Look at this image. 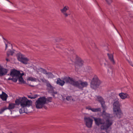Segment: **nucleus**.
Instances as JSON below:
<instances>
[{"instance_id": "cd10ccee", "label": "nucleus", "mask_w": 133, "mask_h": 133, "mask_svg": "<svg viewBox=\"0 0 133 133\" xmlns=\"http://www.w3.org/2000/svg\"><path fill=\"white\" fill-rule=\"evenodd\" d=\"M28 79L29 80L31 81H36V79L35 78H34L32 77H29Z\"/></svg>"}, {"instance_id": "f3484780", "label": "nucleus", "mask_w": 133, "mask_h": 133, "mask_svg": "<svg viewBox=\"0 0 133 133\" xmlns=\"http://www.w3.org/2000/svg\"><path fill=\"white\" fill-rule=\"evenodd\" d=\"M119 95L121 98L122 99H125L126 98H130L129 96L126 93L122 92L119 94Z\"/></svg>"}, {"instance_id": "e433bc0d", "label": "nucleus", "mask_w": 133, "mask_h": 133, "mask_svg": "<svg viewBox=\"0 0 133 133\" xmlns=\"http://www.w3.org/2000/svg\"><path fill=\"white\" fill-rule=\"evenodd\" d=\"M5 50H6L8 47V46H7V45L6 44H5Z\"/></svg>"}, {"instance_id": "6ab92c4d", "label": "nucleus", "mask_w": 133, "mask_h": 133, "mask_svg": "<svg viewBox=\"0 0 133 133\" xmlns=\"http://www.w3.org/2000/svg\"><path fill=\"white\" fill-rule=\"evenodd\" d=\"M109 59L110 62L111 63L114 65L115 64V62L113 58V55L112 54H109L108 53L107 54Z\"/></svg>"}, {"instance_id": "1a4fd4ad", "label": "nucleus", "mask_w": 133, "mask_h": 133, "mask_svg": "<svg viewBox=\"0 0 133 133\" xmlns=\"http://www.w3.org/2000/svg\"><path fill=\"white\" fill-rule=\"evenodd\" d=\"M84 119L87 126L88 128H91L92 123L93 119L89 117H85Z\"/></svg>"}, {"instance_id": "473e14b6", "label": "nucleus", "mask_w": 133, "mask_h": 133, "mask_svg": "<svg viewBox=\"0 0 133 133\" xmlns=\"http://www.w3.org/2000/svg\"><path fill=\"white\" fill-rule=\"evenodd\" d=\"M72 61L74 63H75L76 64H77V61H76L73 60H72Z\"/></svg>"}, {"instance_id": "aec40b11", "label": "nucleus", "mask_w": 133, "mask_h": 133, "mask_svg": "<svg viewBox=\"0 0 133 133\" xmlns=\"http://www.w3.org/2000/svg\"><path fill=\"white\" fill-rule=\"evenodd\" d=\"M0 97L3 101H5L7 99L8 95L5 93L3 92L2 94L0 95Z\"/></svg>"}, {"instance_id": "20e7f679", "label": "nucleus", "mask_w": 133, "mask_h": 133, "mask_svg": "<svg viewBox=\"0 0 133 133\" xmlns=\"http://www.w3.org/2000/svg\"><path fill=\"white\" fill-rule=\"evenodd\" d=\"M45 104V97L44 96L38 98L35 102V105L37 109L42 108Z\"/></svg>"}, {"instance_id": "f704fd0d", "label": "nucleus", "mask_w": 133, "mask_h": 133, "mask_svg": "<svg viewBox=\"0 0 133 133\" xmlns=\"http://www.w3.org/2000/svg\"><path fill=\"white\" fill-rule=\"evenodd\" d=\"M12 79H12V78H8V80H11L12 81Z\"/></svg>"}, {"instance_id": "a19ab883", "label": "nucleus", "mask_w": 133, "mask_h": 133, "mask_svg": "<svg viewBox=\"0 0 133 133\" xmlns=\"http://www.w3.org/2000/svg\"><path fill=\"white\" fill-rule=\"evenodd\" d=\"M53 96H54V94H53Z\"/></svg>"}, {"instance_id": "f8f14e48", "label": "nucleus", "mask_w": 133, "mask_h": 133, "mask_svg": "<svg viewBox=\"0 0 133 133\" xmlns=\"http://www.w3.org/2000/svg\"><path fill=\"white\" fill-rule=\"evenodd\" d=\"M39 70L43 74L48 75V78H52L54 77L53 75L51 72H48L47 71L44 69L42 68H40Z\"/></svg>"}, {"instance_id": "5701e85b", "label": "nucleus", "mask_w": 133, "mask_h": 133, "mask_svg": "<svg viewBox=\"0 0 133 133\" xmlns=\"http://www.w3.org/2000/svg\"><path fill=\"white\" fill-rule=\"evenodd\" d=\"M14 53V52L12 51L9 50L7 52V55L8 57L9 55H12Z\"/></svg>"}, {"instance_id": "a878e982", "label": "nucleus", "mask_w": 133, "mask_h": 133, "mask_svg": "<svg viewBox=\"0 0 133 133\" xmlns=\"http://www.w3.org/2000/svg\"><path fill=\"white\" fill-rule=\"evenodd\" d=\"M78 63H79V65H81L82 64L84 63L83 61L80 58H78Z\"/></svg>"}, {"instance_id": "9b49d317", "label": "nucleus", "mask_w": 133, "mask_h": 133, "mask_svg": "<svg viewBox=\"0 0 133 133\" xmlns=\"http://www.w3.org/2000/svg\"><path fill=\"white\" fill-rule=\"evenodd\" d=\"M113 114L115 117L118 118H121L123 115V113L122 112L121 109L113 110Z\"/></svg>"}, {"instance_id": "b1692460", "label": "nucleus", "mask_w": 133, "mask_h": 133, "mask_svg": "<svg viewBox=\"0 0 133 133\" xmlns=\"http://www.w3.org/2000/svg\"><path fill=\"white\" fill-rule=\"evenodd\" d=\"M18 79L19 82H21L22 83H24V81L23 77L21 76H18Z\"/></svg>"}, {"instance_id": "423d86ee", "label": "nucleus", "mask_w": 133, "mask_h": 133, "mask_svg": "<svg viewBox=\"0 0 133 133\" xmlns=\"http://www.w3.org/2000/svg\"><path fill=\"white\" fill-rule=\"evenodd\" d=\"M17 59L19 61L25 64H28L29 60L27 58L25 57L24 55L19 53L17 54Z\"/></svg>"}, {"instance_id": "39448f33", "label": "nucleus", "mask_w": 133, "mask_h": 133, "mask_svg": "<svg viewBox=\"0 0 133 133\" xmlns=\"http://www.w3.org/2000/svg\"><path fill=\"white\" fill-rule=\"evenodd\" d=\"M101 82L96 76H94L92 80L91 87L93 89H96L100 84Z\"/></svg>"}, {"instance_id": "4be33fe9", "label": "nucleus", "mask_w": 133, "mask_h": 133, "mask_svg": "<svg viewBox=\"0 0 133 133\" xmlns=\"http://www.w3.org/2000/svg\"><path fill=\"white\" fill-rule=\"evenodd\" d=\"M66 99L68 101H75V100H74L72 96H67L66 98Z\"/></svg>"}, {"instance_id": "f257e3e1", "label": "nucleus", "mask_w": 133, "mask_h": 133, "mask_svg": "<svg viewBox=\"0 0 133 133\" xmlns=\"http://www.w3.org/2000/svg\"><path fill=\"white\" fill-rule=\"evenodd\" d=\"M15 104L10 103L9 104L8 109H12L15 107L16 105H20L21 108L19 110V112L20 114L24 113H27V111L25 108L27 107H29L32 105V101L28 99L25 97L20 98L16 99L15 101Z\"/></svg>"}, {"instance_id": "6e6552de", "label": "nucleus", "mask_w": 133, "mask_h": 133, "mask_svg": "<svg viewBox=\"0 0 133 133\" xmlns=\"http://www.w3.org/2000/svg\"><path fill=\"white\" fill-rule=\"evenodd\" d=\"M97 100L100 102L101 104V107L103 110H104V112L107 109V106L105 104V102L104 100L101 97L98 96L97 97Z\"/></svg>"}, {"instance_id": "4c0bfd02", "label": "nucleus", "mask_w": 133, "mask_h": 133, "mask_svg": "<svg viewBox=\"0 0 133 133\" xmlns=\"http://www.w3.org/2000/svg\"><path fill=\"white\" fill-rule=\"evenodd\" d=\"M28 96V98H30L31 99H32V97L30 96Z\"/></svg>"}, {"instance_id": "393cba45", "label": "nucleus", "mask_w": 133, "mask_h": 133, "mask_svg": "<svg viewBox=\"0 0 133 133\" xmlns=\"http://www.w3.org/2000/svg\"><path fill=\"white\" fill-rule=\"evenodd\" d=\"M40 80L42 82L46 83V84L49 82L48 81L45 79L44 78H41L40 79Z\"/></svg>"}, {"instance_id": "58836bf2", "label": "nucleus", "mask_w": 133, "mask_h": 133, "mask_svg": "<svg viewBox=\"0 0 133 133\" xmlns=\"http://www.w3.org/2000/svg\"><path fill=\"white\" fill-rule=\"evenodd\" d=\"M127 60L128 61V62H129V63H130V64H131V62H130V61L129 60Z\"/></svg>"}, {"instance_id": "c756f323", "label": "nucleus", "mask_w": 133, "mask_h": 133, "mask_svg": "<svg viewBox=\"0 0 133 133\" xmlns=\"http://www.w3.org/2000/svg\"><path fill=\"white\" fill-rule=\"evenodd\" d=\"M106 1L108 4H110L112 2L111 0H105Z\"/></svg>"}, {"instance_id": "f03ea898", "label": "nucleus", "mask_w": 133, "mask_h": 133, "mask_svg": "<svg viewBox=\"0 0 133 133\" xmlns=\"http://www.w3.org/2000/svg\"><path fill=\"white\" fill-rule=\"evenodd\" d=\"M66 80L70 83V84L82 90H83V88L87 87L88 85L87 83L86 82H83L81 80L76 81L72 78L71 79L68 78Z\"/></svg>"}, {"instance_id": "dca6fc26", "label": "nucleus", "mask_w": 133, "mask_h": 133, "mask_svg": "<svg viewBox=\"0 0 133 133\" xmlns=\"http://www.w3.org/2000/svg\"><path fill=\"white\" fill-rule=\"evenodd\" d=\"M8 70L2 67L0 65V76H2L6 74Z\"/></svg>"}, {"instance_id": "2f4dec72", "label": "nucleus", "mask_w": 133, "mask_h": 133, "mask_svg": "<svg viewBox=\"0 0 133 133\" xmlns=\"http://www.w3.org/2000/svg\"><path fill=\"white\" fill-rule=\"evenodd\" d=\"M32 97V99H34L37 97V95H35L34 96H33Z\"/></svg>"}, {"instance_id": "bb28decb", "label": "nucleus", "mask_w": 133, "mask_h": 133, "mask_svg": "<svg viewBox=\"0 0 133 133\" xmlns=\"http://www.w3.org/2000/svg\"><path fill=\"white\" fill-rule=\"evenodd\" d=\"M46 99V102H50L51 101L52 98L51 97H48L47 98H45Z\"/></svg>"}, {"instance_id": "ddd939ff", "label": "nucleus", "mask_w": 133, "mask_h": 133, "mask_svg": "<svg viewBox=\"0 0 133 133\" xmlns=\"http://www.w3.org/2000/svg\"><path fill=\"white\" fill-rule=\"evenodd\" d=\"M114 102L112 104L113 110L121 109L120 107L121 105L119 102L118 100L116 101L114 100Z\"/></svg>"}, {"instance_id": "7c9ffc66", "label": "nucleus", "mask_w": 133, "mask_h": 133, "mask_svg": "<svg viewBox=\"0 0 133 133\" xmlns=\"http://www.w3.org/2000/svg\"><path fill=\"white\" fill-rule=\"evenodd\" d=\"M7 109H8L7 108L2 109L0 111V114H2L5 110Z\"/></svg>"}, {"instance_id": "2eb2a0df", "label": "nucleus", "mask_w": 133, "mask_h": 133, "mask_svg": "<svg viewBox=\"0 0 133 133\" xmlns=\"http://www.w3.org/2000/svg\"><path fill=\"white\" fill-rule=\"evenodd\" d=\"M69 8L68 6H66L60 10L61 13L63 14L65 17H67L68 15H70V13L68 14L66 12L67 11L69 10Z\"/></svg>"}, {"instance_id": "72a5a7b5", "label": "nucleus", "mask_w": 133, "mask_h": 133, "mask_svg": "<svg viewBox=\"0 0 133 133\" xmlns=\"http://www.w3.org/2000/svg\"><path fill=\"white\" fill-rule=\"evenodd\" d=\"M24 74V73H22V74H21L20 73V75H19V76H21L22 77V76Z\"/></svg>"}, {"instance_id": "ea45409f", "label": "nucleus", "mask_w": 133, "mask_h": 133, "mask_svg": "<svg viewBox=\"0 0 133 133\" xmlns=\"http://www.w3.org/2000/svg\"><path fill=\"white\" fill-rule=\"evenodd\" d=\"M6 61H9V60L8 59H7V58H6Z\"/></svg>"}, {"instance_id": "412c9836", "label": "nucleus", "mask_w": 133, "mask_h": 133, "mask_svg": "<svg viewBox=\"0 0 133 133\" xmlns=\"http://www.w3.org/2000/svg\"><path fill=\"white\" fill-rule=\"evenodd\" d=\"M46 86L49 91H50L51 92L53 91L54 88L51 85L49 82L46 84Z\"/></svg>"}, {"instance_id": "c85d7f7f", "label": "nucleus", "mask_w": 133, "mask_h": 133, "mask_svg": "<svg viewBox=\"0 0 133 133\" xmlns=\"http://www.w3.org/2000/svg\"><path fill=\"white\" fill-rule=\"evenodd\" d=\"M15 78H13L12 81L14 82H16L18 79V77H15Z\"/></svg>"}, {"instance_id": "c9c22d12", "label": "nucleus", "mask_w": 133, "mask_h": 133, "mask_svg": "<svg viewBox=\"0 0 133 133\" xmlns=\"http://www.w3.org/2000/svg\"><path fill=\"white\" fill-rule=\"evenodd\" d=\"M51 92H53L54 94H57V91L54 92L53 91H51Z\"/></svg>"}, {"instance_id": "7ed1b4c3", "label": "nucleus", "mask_w": 133, "mask_h": 133, "mask_svg": "<svg viewBox=\"0 0 133 133\" xmlns=\"http://www.w3.org/2000/svg\"><path fill=\"white\" fill-rule=\"evenodd\" d=\"M103 114L105 116L106 119L105 121V123L104 125H102L101 127L102 130H106V132L109 133L107 130L108 128L112 124V121L110 117V115L108 113H106L105 111L104 112L103 110Z\"/></svg>"}, {"instance_id": "a211bd4d", "label": "nucleus", "mask_w": 133, "mask_h": 133, "mask_svg": "<svg viewBox=\"0 0 133 133\" xmlns=\"http://www.w3.org/2000/svg\"><path fill=\"white\" fill-rule=\"evenodd\" d=\"M86 108L88 110H91L93 112L101 111V108H92L90 106L87 107H86Z\"/></svg>"}, {"instance_id": "0eeeda50", "label": "nucleus", "mask_w": 133, "mask_h": 133, "mask_svg": "<svg viewBox=\"0 0 133 133\" xmlns=\"http://www.w3.org/2000/svg\"><path fill=\"white\" fill-rule=\"evenodd\" d=\"M69 78H70V79L72 78L66 77L64 78L63 80H62L59 78H58L57 79V80L56 82V83L57 84L62 86L64 85L65 82L67 83H69L70 84V83L69 82H68L66 80V79Z\"/></svg>"}, {"instance_id": "4468645a", "label": "nucleus", "mask_w": 133, "mask_h": 133, "mask_svg": "<svg viewBox=\"0 0 133 133\" xmlns=\"http://www.w3.org/2000/svg\"><path fill=\"white\" fill-rule=\"evenodd\" d=\"M20 72L19 71H18L17 70L13 69L11 70L10 74V75L13 78L15 77H18L19 76Z\"/></svg>"}, {"instance_id": "9d476101", "label": "nucleus", "mask_w": 133, "mask_h": 133, "mask_svg": "<svg viewBox=\"0 0 133 133\" xmlns=\"http://www.w3.org/2000/svg\"><path fill=\"white\" fill-rule=\"evenodd\" d=\"M93 118L95 122L96 125L99 126L100 125L103 124L102 125H104L105 123V122L104 120L102 119L99 118H95L94 117Z\"/></svg>"}]
</instances>
